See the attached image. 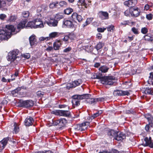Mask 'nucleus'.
Segmentation results:
<instances>
[{"label":"nucleus","instance_id":"obj_58","mask_svg":"<svg viewBox=\"0 0 153 153\" xmlns=\"http://www.w3.org/2000/svg\"><path fill=\"white\" fill-rule=\"evenodd\" d=\"M96 99V102L98 101H103L104 100V98H99Z\"/></svg>","mask_w":153,"mask_h":153},{"label":"nucleus","instance_id":"obj_43","mask_svg":"<svg viewBox=\"0 0 153 153\" xmlns=\"http://www.w3.org/2000/svg\"><path fill=\"white\" fill-rule=\"evenodd\" d=\"M107 29V27H99L97 29V31L100 33L103 32Z\"/></svg>","mask_w":153,"mask_h":153},{"label":"nucleus","instance_id":"obj_53","mask_svg":"<svg viewBox=\"0 0 153 153\" xmlns=\"http://www.w3.org/2000/svg\"><path fill=\"white\" fill-rule=\"evenodd\" d=\"M36 94L38 96L41 97L44 94V92L41 91H39L36 92Z\"/></svg>","mask_w":153,"mask_h":153},{"label":"nucleus","instance_id":"obj_5","mask_svg":"<svg viewBox=\"0 0 153 153\" xmlns=\"http://www.w3.org/2000/svg\"><path fill=\"white\" fill-rule=\"evenodd\" d=\"M19 51L18 49L14 50L8 53L7 60L11 62H14L19 56H17Z\"/></svg>","mask_w":153,"mask_h":153},{"label":"nucleus","instance_id":"obj_45","mask_svg":"<svg viewBox=\"0 0 153 153\" xmlns=\"http://www.w3.org/2000/svg\"><path fill=\"white\" fill-rule=\"evenodd\" d=\"M66 87L68 89H69L70 88H74V87L73 82L71 83H69L67 84Z\"/></svg>","mask_w":153,"mask_h":153},{"label":"nucleus","instance_id":"obj_1","mask_svg":"<svg viewBox=\"0 0 153 153\" xmlns=\"http://www.w3.org/2000/svg\"><path fill=\"white\" fill-rule=\"evenodd\" d=\"M27 22V20L25 19L23 21H22L17 25L16 29L12 25H6L5 28H0V39L1 40H7L10 37L12 33L19 32L21 29L24 28Z\"/></svg>","mask_w":153,"mask_h":153},{"label":"nucleus","instance_id":"obj_23","mask_svg":"<svg viewBox=\"0 0 153 153\" xmlns=\"http://www.w3.org/2000/svg\"><path fill=\"white\" fill-rule=\"evenodd\" d=\"M109 68L105 65H103L99 68V70L102 73H105L108 72Z\"/></svg>","mask_w":153,"mask_h":153},{"label":"nucleus","instance_id":"obj_61","mask_svg":"<svg viewBox=\"0 0 153 153\" xmlns=\"http://www.w3.org/2000/svg\"><path fill=\"white\" fill-rule=\"evenodd\" d=\"M110 153H118L119 152L117 150L115 149H113L110 152Z\"/></svg>","mask_w":153,"mask_h":153},{"label":"nucleus","instance_id":"obj_48","mask_svg":"<svg viewBox=\"0 0 153 153\" xmlns=\"http://www.w3.org/2000/svg\"><path fill=\"white\" fill-rule=\"evenodd\" d=\"M153 15L152 14L150 13L146 15V18L149 20H151L153 18Z\"/></svg>","mask_w":153,"mask_h":153},{"label":"nucleus","instance_id":"obj_54","mask_svg":"<svg viewBox=\"0 0 153 153\" xmlns=\"http://www.w3.org/2000/svg\"><path fill=\"white\" fill-rule=\"evenodd\" d=\"M132 31L134 34H137L138 33V31L137 30V29L135 27H133L132 28Z\"/></svg>","mask_w":153,"mask_h":153},{"label":"nucleus","instance_id":"obj_28","mask_svg":"<svg viewBox=\"0 0 153 153\" xmlns=\"http://www.w3.org/2000/svg\"><path fill=\"white\" fill-rule=\"evenodd\" d=\"M73 82L74 85V87L75 88L76 86L82 84V81L81 79H78L77 80L74 81Z\"/></svg>","mask_w":153,"mask_h":153},{"label":"nucleus","instance_id":"obj_29","mask_svg":"<svg viewBox=\"0 0 153 153\" xmlns=\"http://www.w3.org/2000/svg\"><path fill=\"white\" fill-rule=\"evenodd\" d=\"M14 129L13 132L15 133H17L19 131V125L18 124L15 123L13 125Z\"/></svg>","mask_w":153,"mask_h":153},{"label":"nucleus","instance_id":"obj_13","mask_svg":"<svg viewBox=\"0 0 153 153\" xmlns=\"http://www.w3.org/2000/svg\"><path fill=\"white\" fill-rule=\"evenodd\" d=\"M137 3V0H128L124 2L125 5L130 8L134 7V6Z\"/></svg>","mask_w":153,"mask_h":153},{"label":"nucleus","instance_id":"obj_42","mask_svg":"<svg viewBox=\"0 0 153 153\" xmlns=\"http://www.w3.org/2000/svg\"><path fill=\"white\" fill-rule=\"evenodd\" d=\"M29 16V13L28 11H25L22 12V16L24 18H26Z\"/></svg>","mask_w":153,"mask_h":153},{"label":"nucleus","instance_id":"obj_18","mask_svg":"<svg viewBox=\"0 0 153 153\" xmlns=\"http://www.w3.org/2000/svg\"><path fill=\"white\" fill-rule=\"evenodd\" d=\"M33 120L31 117H27L25 120V125L26 126H29L32 125L33 124Z\"/></svg>","mask_w":153,"mask_h":153},{"label":"nucleus","instance_id":"obj_40","mask_svg":"<svg viewBox=\"0 0 153 153\" xmlns=\"http://www.w3.org/2000/svg\"><path fill=\"white\" fill-rule=\"evenodd\" d=\"M61 110H54L51 112V113L56 115H60Z\"/></svg>","mask_w":153,"mask_h":153},{"label":"nucleus","instance_id":"obj_25","mask_svg":"<svg viewBox=\"0 0 153 153\" xmlns=\"http://www.w3.org/2000/svg\"><path fill=\"white\" fill-rule=\"evenodd\" d=\"M90 95V96L89 97L86 98L87 99L86 100V101L87 102V103H88L89 104H91L93 103H95L96 102V98H89L90 96L91 95Z\"/></svg>","mask_w":153,"mask_h":153},{"label":"nucleus","instance_id":"obj_2","mask_svg":"<svg viewBox=\"0 0 153 153\" xmlns=\"http://www.w3.org/2000/svg\"><path fill=\"white\" fill-rule=\"evenodd\" d=\"M93 78L95 79H100L101 83L105 85H112L115 82V80L114 79L113 77L109 76L102 77V74L100 73L97 74L96 75L94 76Z\"/></svg>","mask_w":153,"mask_h":153},{"label":"nucleus","instance_id":"obj_50","mask_svg":"<svg viewBox=\"0 0 153 153\" xmlns=\"http://www.w3.org/2000/svg\"><path fill=\"white\" fill-rule=\"evenodd\" d=\"M59 4L61 7H65L67 5V3L65 1H61L59 2Z\"/></svg>","mask_w":153,"mask_h":153},{"label":"nucleus","instance_id":"obj_35","mask_svg":"<svg viewBox=\"0 0 153 153\" xmlns=\"http://www.w3.org/2000/svg\"><path fill=\"white\" fill-rule=\"evenodd\" d=\"M64 17L62 13H58L56 14L55 16V19L58 21L60 19H62Z\"/></svg>","mask_w":153,"mask_h":153},{"label":"nucleus","instance_id":"obj_62","mask_svg":"<svg viewBox=\"0 0 153 153\" xmlns=\"http://www.w3.org/2000/svg\"><path fill=\"white\" fill-rule=\"evenodd\" d=\"M53 49V48L52 47L49 46L46 49V50L48 51H52Z\"/></svg>","mask_w":153,"mask_h":153},{"label":"nucleus","instance_id":"obj_6","mask_svg":"<svg viewBox=\"0 0 153 153\" xmlns=\"http://www.w3.org/2000/svg\"><path fill=\"white\" fill-rule=\"evenodd\" d=\"M90 95L89 94H84L82 95H76L73 97L74 99L73 101V103H75L76 105L78 106L80 104V101L79 100H81L85 98L89 97Z\"/></svg>","mask_w":153,"mask_h":153},{"label":"nucleus","instance_id":"obj_4","mask_svg":"<svg viewBox=\"0 0 153 153\" xmlns=\"http://www.w3.org/2000/svg\"><path fill=\"white\" fill-rule=\"evenodd\" d=\"M18 105L20 107L28 108L32 107L34 104V102L32 100L25 101L20 100L18 102Z\"/></svg>","mask_w":153,"mask_h":153},{"label":"nucleus","instance_id":"obj_56","mask_svg":"<svg viewBox=\"0 0 153 153\" xmlns=\"http://www.w3.org/2000/svg\"><path fill=\"white\" fill-rule=\"evenodd\" d=\"M93 18H89L87 19L86 22L89 24H90L92 21Z\"/></svg>","mask_w":153,"mask_h":153},{"label":"nucleus","instance_id":"obj_32","mask_svg":"<svg viewBox=\"0 0 153 153\" xmlns=\"http://www.w3.org/2000/svg\"><path fill=\"white\" fill-rule=\"evenodd\" d=\"M73 11V10L71 8L69 7L64 10V13L67 15H69Z\"/></svg>","mask_w":153,"mask_h":153},{"label":"nucleus","instance_id":"obj_3","mask_svg":"<svg viewBox=\"0 0 153 153\" xmlns=\"http://www.w3.org/2000/svg\"><path fill=\"white\" fill-rule=\"evenodd\" d=\"M28 25L31 28H40L44 27L42 22L40 19H36L33 22H28Z\"/></svg>","mask_w":153,"mask_h":153},{"label":"nucleus","instance_id":"obj_36","mask_svg":"<svg viewBox=\"0 0 153 153\" xmlns=\"http://www.w3.org/2000/svg\"><path fill=\"white\" fill-rule=\"evenodd\" d=\"M103 45V44L102 43V42H100L97 44V45L96 46L95 48L98 51V50L101 49Z\"/></svg>","mask_w":153,"mask_h":153},{"label":"nucleus","instance_id":"obj_11","mask_svg":"<svg viewBox=\"0 0 153 153\" xmlns=\"http://www.w3.org/2000/svg\"><path fill=\"white\" fill-rule=\"evenodd\" d=\"M130 14L132 16H138L140 14V10L137 7L130 8Z\"/></svg>","mask_w":153,"mask_h":153},{"label":"nucleus","instance_id":"obj_22","mask_svg":"<svg viewBox=\"0 0 153 153\" xmlns=\"http://www.w3.org/2000/svg\"><path fill=\"white\" fill-rule=\"evenodd\" d=\"M58 21L56 19H51L47 22V24L51 27H56L57 26Z\"/></svg>","mask_w":153,"mask_h":153},{"label":"nucleus","instance_id":"obj_20","mask_svg":"<svg viewBox=\"0 0 153 153\" xmlns=\"http://www.w3.org/2000/svg\"><path fill=\"white\" fill-rule=\"evenodd\" d=\"M72 19L73 20L76 19L79 22H81L82 19V16L78 15L76 13H74L71 15Z\"/></svg>","mask_w":153,"mask_h":153},{"label":"nucleus","instance_id":"obj_15","mask_svg":"<svg viewBox=\"0 0 153 153\" xmlns=\"http://www.w3.org/2000/svg\"><path fill=\"white\" fill-rule=\"evenodd\" d=\"M91 3L90 0H79L78 4L79 5L84 6L85 8L89 6Z\"/></svg>","mask_w":153,"mask_h":153},{"label":"nucleus","instance_id":"obj_24","mask_svg":"<svg viewBox=\"0 0 153 153\" xmlns=\"http://www.w3.org/2000/svg\"><path fill=\"white\" fill-rule=\"evenodd\" d=\"M60 116L68 117L70 115V112L67 110H61L60 111Z\"/></svg>","mask_w":153,"mask_h":153},{"label":"nucleus","instance_id":"obj_55","mask_svg":"<svg viewBox=\"0 0 153 153\" xmlns=\"http://www.w3.org/2000/svg\"><path fill=\"white\" fill-rule=\"evenodd\" d=\"M124 14L126 16H128L130 13V8L129 10H126L124 13Z\"/></svg>","mask_w":153,"mask_h":153},{"label":"nucleus","instance_id":"obj_9","mask_svg":"<svg viewBox=\"0 0 153 153\" xmlns=\"http://www.w3.org/2000/svg\"><path fill=\"white\" fill-rule=\"evenodd\" d=\"M67 123V120L65 118H61L55 120L53 122V124L55 126H59L63 127Z\"/></svg>","mask_w":153,"mask_h":153},{"label":"nucleus","instance_id":"obj_21","mask_svg":"<svg viewBox=\"0 0 153 153\" xmlns=\"http://www.w3.org/2000/svg\"><path fill=\"white\" fill-rule=\"evenodd\" d=\"M62 45L61 42L59 40H56L53 44V48L54 50H58Z\"/></svg>","mask_w":153,"mask_h":153},{"label":"nucleus","instance_id":"obj_60","mask_svg":"<svg viewBox=\"0 0 153 153\" xmlns=\"http://www.w3.org/2000/svg\"><path fill=\"white\" fill-rule=\"evenodd\" d=\"M68 39H69L68 36H65L64 37L63 40L65 42H66L68 41Z\"/></svg>","mask_w":153,"mask_h":153},{"label":"nucleus","instance_id":"obj_39","mask_svg":"<svg viewBox=\"0 0 153 153\" xmlns=\"http://www.w3.org/2000/svg\"><path fill=\"white\" fill-rule=\"evenodd\" d=\"M16 19V17L14 16H10L9 19L8 20V22H14Z\"/></svg>","mask_w":153,"mask_h":153},{"label":"nucleus","instance_id":"obj_51","mask_svg":"<svg viewBox=\"0 0 153 153\" xmlns=\"http://www.w3.org/2000/svg\"><path fill=\"white\" fill-rule=\"evenodd\" d=\"M141 32L143 34H145L148 32V29L146 27H143L141 30Z\"/></svg>","mask_w":153,"mask_h":153},{"label":"nucleus","instance_id":"obj_52","mask_svg":"<svg viewBox=\"0 0 153 153\" xmlns=\"http://www.w3.org/2000/svg\"><path fill=\"white\" fill-rule=\"evenodd\" d=\"M71 49V47H68L64 49L63 52L64 53L68 52L70 51Z\"/></svg>","mask_w":153,"mask_h":153},{"label":"nucleus","instance_id":"obj_63","mask_svg":"<svg viewBox=\"0 0 153 153\" xmlns=\"http://www.w3.org/2000/svg\"><path fill=\"white\" fill-rule=\"evenodd\" d=\"M150 126V124H149V123L146 126L145 128L146 130V131H148L149 130Z\"/></svg>","mask_w":153,"mask_h":153},{"label":"nucleus","instance_id":"obj_57","mask_svg":"<svg viewBox=\"0 0 153 153\" xmlns=\"http://www.w3.org/2000/svg\"><path fill=\"white\" fill-rule=\"evenodd\" d=\"M6 17V16L3 14H2L0 15V19L1 20H4Z\"/></svg>","mask_w":153,"mask_h":153},{"label":"nucleus","instance_id":"obj_8","mask_svg":"<svg viewBox=\"0 0 153 153\" xmlns=\"http://www.w3.org/2000/svg\"><path fill=\"white\" fill-rule=\"evenodd\" d=\"M89 122H85L81 124L77 125L75 129L79 131H85L86 129L88 126L89 125Z\"/></svg>","mask_w":153,"mask_h":153},{"label":"nucleus","instance_id":"obj_7","mask_svg":"<svg viewBox=\"0 0 153 153\" xmlns=\"http://www.w3.org/2000/svg\"><path fill=\"white\" fill-rule=\"evenodd\" d=\"M10 141L12 142L13 143H15L13 139L8 137L4 138L0 141V152L4 148L8 142Z\"/></svg>","mask_w":153,"mask_h":153},{"label":"nucleus","instance_id":"obj_34","mask_svg":"<svg viewBox=\"0 0 153 153\" xmlns=\"http://www.w3.org/2000/svg\"><path fill=\"white\" fill-rule=\"evenodd\" d=\"M144 140L146 142V146L148 145H149L150 146V145L152 143V142L151 138L150 137L149 139L147 137H146L144 139Z\"/></svg>","mask_w":153,"mask_h":153},{"label":"nucleus","instance_id":"obj_31","mask_svg":"<svg viewBox=\"0 0 153 153\" xmlns=\"http://www.w3.org/2000/svg\"><path fill=\"white\" fill-rule=\"evenodd\" d=\"M21 90V87H18L11 91V94L13 96H17L16 94H18V92Z\"/></svg>","mask_w":153,"mask_h":153},{"label":"nucleus","instance_id":"obj_33","mask_svg":"<svg viewBox=\"0 0 153 153\" xmlns=\"http://www.w3.org/2000/svg\"><path fill=\"white\" fill-rule=\"evenodd\" d=\"M117 132L113 130H111L108 131V134L110 136H114L115 137Z\"/></svg>","mask_w":153,"mask_h":153},{"label":"nucleus","instance_id":"obj_44","mask_svg":"<svg viewBox=\"0 0 153 153\" xmlns=\"http://www.w3.org/2000/svg\"><path fill=\"white\" fill-rule=\"evenodd\" d=\"M100 114L99 112H97L96 113L93 114L91 117V119L92 120L93 119H94L95 118L99 116Z\"/></svg>","mask_w":153,"mask_h":153},{"label":"nucleus","instance_id":"obj_47","mask_svg":"<svg viewBox=\"0 0 153 153\" xmlns=\"http://www.w3.org/2000/svg\"><path fill=\"white\" fill-rule=\"evenodd\" d=\"M39 40L40 41H43L44 40H50V37H41L39 38Z\"/></svg>","mask_w":153,"mask_h":153},{"label":"nucleus","instance_id":"obj_16","mask_svg":"<svg viewBox=\"0 0 153 153\" xmlns=\"http://www.w3.org/2000/svg\"><path fill=\"white\" fill-rule=\"evenodd\" d=\"M29 41L30 45L31 46H36L38 43L36 39V36L35 35H32L29 37Z\"/></svg>","mask_w":153,"mask_h":153},{"label":"nucleus","instance_id":"obj_27","mask_svg":"<svg viewBox=\"0 0 153 153\" xmlns=\"http://www.w3.org/2000/svg\"><path fill=\"white\" fill-rule=\"evenodd\" d=\"M60 34L59 33L57 32H53L49 34L50 39L51 38H54L56 37H58L59 35Z\"/></svg>","mask_w":153,"mask_h":153},{"label":"nucleus","instance_id":"obj_37","mask_svg":"<svg viewBox=\"0 0 153 153\" xmlns=\"http://www.w3.org/2000/svg\"><path fill=\"white\" fill-rule=\"evenodd\" d=\"M58 4V2H52L50 4L49 7L51 8H53L56 7Z\"/></svg>","mask_w":153,"mask_h":153},{"label":"nucleus","instance_id":"obj_41","mask_svg":"<svg viewBox=\"0 0 153 153\" xmlns=\"http://www.w3.org/2000/svg\"><path fill=\"white\" fill-rule=\"evenodd\" d=\"M6 6V2L4 0H0V8Z\"/></svg>","mask_w":153,"mask_h":153},{"label":"nucleus","instance_id":"obj_49","mask_svg":"<svg viewBox=\"0 0 153 153\" xmlns=\"http://www.w3.org/2000/svg\"><path fill=\"white\" fill-rule=\"evenodd\" d=\"M130 24V22L128 21H123V22H121L120 24L121 25L126 26V25H129Z\"/></svg>","mask_w":153,"mask_h":153},{"label":"nucleus","instance_id":"obj_17","mask_svg":"<svg viewBox=\"0 0 153 153\" xmlns=\"http://www.w3.org/2000/svg\"><path fill=\"white\" fill-rule=\"evenodd\" d=\"M126 135L123 133L117 132L114 139L118 141L122 140L126 138Z\"/></svg>","mask_w":153,"mask_h":153},{"label":"nucleus","instance_id":"obj_26","mask_svg":"<svg viewBox=\"0 0 153 153\" xmlns=\"http://www.w3.org/2000/svg\"><path fill=\"white\" fill-rule=\"evenodd\" d=\"M145 40L152 41L153 40V35L150 34H148L144 36Z\"/></svg>","mask_w":153,"mask_h":153},{"label":"nucleus","instance_id":"obj_19","mask_svg":"<svg viewBox=\"0 0 153 153\" xmlns=\"http://www.w3.org/2000/svg\"><path fill=\"white\" fill-rule=\"evenodd\" d=\"M145 118L146 119L150 126L152 127L153 124V118L152 116L149 114H146L144 115Z\"/></svg>","mask_w":153,"mask_h":153},{"label":"nucleus","instance_id":"obj_59","mask_svg":"<svg viewBox=\"0 0 153 153\" xmlns=\"http://www.w3.org/2000/svg\"><path fill=\"white\" fill-rule=\"evenodd\" d=\"M23 57L27 59H29L30 57V56L29 53H26L23 55Z\"/></svg>","mask_w":153,"mask_h":153},{"label":"nucleus","instance_id":"obj_14","mask_svg":"<svg viewBox=\"0 0 153 153\" xmlns=\"http://www.w3.org/2000/svg\"><path fill=\"white\" fill-rule=\"evenodd\" d=\"M98 15L102 20H106L109 19L108 13L106 12L100 11L99 12Z\"/></svg>","mask_w":153,"mask_h":153},{"label":"nucleus","instance_id":"obj_10","mask_svg":"<svg viewBox=\"0 0 153 153\" xmlns=\"http://www.w3.org/2000/svg\"><path fill=\"white\" fill-rule=\"evenodd\" d=\"M62 27L72 28L74 27V25L71 21L64 19L62 22Z\"/></svg>","mask_w":153,"mask_h":153},{"label":"nucleus","instance_id":"obj_30","mask_svg":"<svg viewBox=\"0 0 153 153\" xmlns=\"http://www.w3.org/2000/svg\"><path fill=\"white\" fill-rule=\"evenodd\" d=\"M144 92L146 94L153 95V88H146Z\"/></svg>","mask_w":153,"mask_h":153},{"label":"nucleus","instance_id":"obj_46","mask_svg":"<svg viewBox=\"0 0 153 153\" xmlns=\"http://www.w3.org/2000/svg\"><path fill=\"white\" fill-rule=\"evenodd\" d=\"M108 31L111 32L113 31L114 29V26L113 25L108 26L107 27Z\"/></svg>","mask_w":153,"mask_h":153},{"label":"nucleus","instance_id":"obj_64","mask_svg":"<svg viewBox=\"0 0 153 153\" xmlns=\"http://www.w3.org/2000/svg\"><path fill=\"white\" fill-rule=\"evenodd\" d=\"M67 106V105H59V108H64Z\"/></svg>","mask_w":153,"mask_h":153},{"label":"nucleus","instance_id":"obj_12","mask_svg":"<svg viewBox=\"0 0 153 153\" xmlns=\"http://www.w3.org/2000/svg\"><path fill=\"white\" fill-rule=\"evenodd\" d=\"M114 95L117 96H123L129 95V93L128 91H124L121 90H116L114 92Z\"/></svg>","mask_w":153,"mask_h":153},{"label":"nucleus","instance_id":"obj_38","mask_svg":"<svg viewBox=\"0 0 153 153\" xmlns=\"http://www.w3.org/2000/svg\"><path fill=\"white\" fill-rule=\"evenodd\" d=\"M68 37L69 39L71 40H74L76 38V36L74 33H70L69 34Z\"/></svg>","mask_w":153,"mask_h":153}]
</instances>
